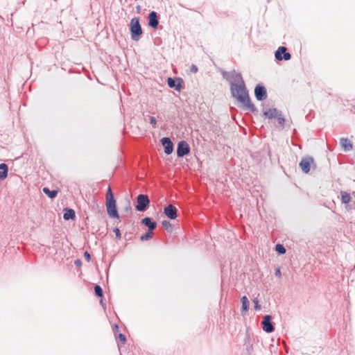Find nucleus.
<instances>
[{"mask_svg":"<svg viewBox=\"0 0 355 355\" xmlns=\"http://www.w3.org/2000/svg\"><path fill=\"white\" fill-rule=\"evenodd\" d=\"M271 320L272 317L270 315H266L263 317V320L261 322L263 330L266 333H271L274 331Z\"/></svg>","mask_w":355,"mask_h":355,"instance_id":"0eeeda50","label":"nucleus"},{"mask_svg":"<svg viewBox=\"0 0 355 355\" xmlns=\"http://www.w3.org/2000/svg\"><path fill=\"white\" fill-rule=\"evenodd\" d=\"M182 80L180 78L174 79L173 78H168L167 83L169 87L175 88L177 91H180L182 89L181 85Z\"/></svg>","mask_w":355,"mask_h":355,"instance_id":"f8f14e48","label":"nucleus"},{"mask_svg":"<svg viewBox=\"0 0 355 355\" xmlns=\"http://www.w3.org/2000/svg\"><path fill=\"white\" fill-rule=\"evenodd\" d=\"M8 169L0 171V180H4L7 178Z\"/></svg>","mask_w":355,"mask_h":355,"instance_id":"a878e982","label":"nucleus"},{"mask_svg":"<svg viewBox=\"0 0 355 355\" xmlns=\"http://www.w3.org/2000/svg\"><path fill=\"white\" fill-rule=\"evenodd\" d=\"M84 257L85 258V259L87 261H89L90 259H91V257H90V254H89V252H85L84 253Z\"/></svg>","mask_w":355,"mask_h":355,"instance_id":"f704fd0d","label":"nucleus"},{"mask_svg":"<svg viewBox=\"0 0 355 355\" xmlns=\"http://www.w3.org/2000/svg\"><path fill=\"white\" fill-rule=\"evenodd\" d=\"M137 205H136V209L139 211H146L149 205H150V200L148 198V196L147 195L144 194H139L137 197Z\"/></svg>","mask_w":355,"mask_h":355,"instance_id":"7ed1b4c3","label":"nucleus"},{"mask_svg":"<svg viewBox=\"0 0 355 355\" xmlns=\"http://www.w3.org/2000/svg\"><path fill=\"white\" fill-rule=\"evenodd\" d=\"M230 89L232 96L242 104L244 110L252 112L256 111V107L250 101L245 84H231Z\"/></svg>","mask_w":355,"mask_h":355,"instance_id":"f257e3e1","label":"nucleus"},{"mask_svg":"<svg viewBox=\"0 0 355 355\" xmlns=\"http://www.w3.org/2000/svg\"><path fill=\"white\" fill-rule=\"evenodd\" d=\"M114 232L115 233V235H116V237L118 239H121V232H120V230L119 228L116 227L114 229Z\"/></svg>","mask_w":355,"mask_h":355,"instance_id":"c85d7f7f","label":"nucleus"},{"mask_svg":"<svg viewBox=\"0 0 355 355\" xmlns=\"http://www.w3.org/2000/svg\"><path fill=\"white\" fill-rule=\"evenodd\" d=\"M340 143L342 148L345 151H349L353 148L352 142L347 138H341L340 140Z\"/></svg>","mask_w":355,"mask_h":355,"instance_id":"dca6fc26","label":"nucleus"},{"mask_svg":"<svg viewBox=\"0 0 355 355\" xmlns=\"http://www.w3.org/2000/svg\"><path fill=\"white\" fill-rule=\"evenodd\" d=\"M153 232L152 231H150L148 230V232H147L146 234H143L141 237H140V239L141 241H148L150 240V239H152L153 237Z\"/></svg>","mask_w":355,"mask_h":355,"instance_id":"5701e85b","label":"nucleus"},{"mask_svg":"<svg viewBox=\"0 0 355 355\" xmlns=\"http://www.w3.org/2000/svg\"><path fill=\"white\" fill-rule=\"evenodd\" d=\"M131 37L135 41H138L142 33V29L139 24V18H133L130 21Z\"/></svg>","mask_w":355,"mask_h":355,"instance_id":"f03ea898","label":"nucleus"},{"mask_svg":"<svg viewBox=\"0 0 355 355\" xmlns=\"http://www.w3.org/2000/svg\"><path fill=\"white\" fill-rule=\"evenodd\" d=\"M149 120H150V123L152 125H155L157 124V120L154 116H150Z\"/></svg>","mask_w":355,"mask_h":355,"instance_id":"473e14b6","label":"nucleus"},{"mask_svg":"<svg viewBox=\"0 0 355 355\" xmlns=\"http://www.w3.org/2000/svg\"><path fill=\"white\" fill-rule=\"evenodd\" d=\"M94 293L96 296L103 297V289L99 285H96L94 286Z\"/></svg>","mask_w":355,"mask_h":355,"instance_id":"b1692460","label":"nucleus"},{"mask_svg":"<svg viewBox=\"0 0 355 355\" xmlns=\"http://www.w3.org/2000/svg\"><path fill=\"white\" fill-rule=\"evenodd\" d=\"M161 143L164 147V153L167 155H170L173 150V144L170 138L164 137L161 139Z\"/></svg>","mask_w":355,"mask_h":355,"instance_id":"9d476101","label":"nucleus"},{"mask_svg":"<svg viewBox=\"0 0 355 355\" xmlns=\"http://www.w3.org/2000/svg\"><path fill=\"white\" fill-rule=\"evenodd\" d=\"M106 202L115 201L114 194L112 193V189L110 187L107 188L106 196H105Z\"/></svg>","mask_w":355,"mask_h":355,"instance_id":"412c9836","label":"nucleus"},{"mask_svg":"<svg viewBox=\"0 0 355 355\" xmlns=\"http://www.w3.org/2000/svg\"><path fill=\"white\" fill-rule=\"evenodd\" d=\"M241 302H242V311L246 312L249 309V301L246 296H243L241 298Z\"/></svg>","mask_w":355,"mask_h":355,"instance_id":"4be33fe9","label":"nucleus"},{"mask_svg":"<svg viewBox=\"0 0 355 355\" xmlns=\"http://www.w3.org/2000/svg\"><path fill=\"white\" fill-rule=\"evenodd\" d=\"M254 95L258 101H263L266 98L267 93L265 87L258 85L254 89Z\"/></svg>","mask_w":355,"mask_h":355,"instance_id":"1a4fd4ad","label":"nucleus"},{"mask_svg":"<svg viewBox=\"0 0 355 355\" xmlns=\"http://www.w3.org/2000/svg\"><path fill=\"white\" fill-rule=\"evenodd\" d=\"M275 275H276V276H278V277H280V275H281V272H280V270H279V269L276 270V272H275Z\"/></svg>","mask_w":355,"mask_h":355,"instance_id":"4c0bfd02","label":"nucleus"},{"mask_svg":"<svg viewBox=\"0 0 355 355\" xmlns=\"http://www.w3.org/2000/svg\"><path fill=\"white\" fill-rule=\"evenodd\" d=\"M118 338L122 343H125L126 338H125V336L123 334H119Z\"/></svg>","mask_w":355,"mask_h":355,"instance_id":"2f4dec72","label":"nucleus"},{"mask_svg":"<svg viewBox=\"0 0 355 355\" xmlns=\"http://www.w3.org/2000/svg\"><path fill=\"white\" fill-rule=\"evenodd\" d=\"M286 47L280 46L275 51V56L277 60H289L291 58V55L289 53L286 52Z\"/></svg>","mask_w":355,"mask_h":355,"instance_id":"39448f33","label":"nucleus"},{"mask_svg":"<svg viewBox=\"0 0 355 355\" xmlns=\"http://www.w3.org/2000/svg\"><path fill=\"white\" fill-rule=\"evenodd\" d=\"M275 250L280 254H283L286 252V249L282 244H277L275 246Z\"/></svg>","mask_w":355,"mask_h":355,"instance_id":"393cba45","label":"nucleus"},{"mask_svg":"<svg viewBox=\"0 0 355 355\" xmlns=\"http://www.w3.org/2000/svg\"><path fill=\"white\" fill-rule=\"evenodd\" d=\"M141 223L142 224L148 227V230L150 231H153L157 227V223L155 222H153L151 220V218L148 217L143 218Z\"/></svg>","mask_w":355,"mask_h":355,"instance_id":"2eb2a0df","label":"nucleus"},{"mask_svg":"<svg viewBox=\"0 0 355 355\" xmlns=\"http://www.w3.org/2000/svg\"><path fill=\"white\" fill-rule=\"evenodd\" d=\"M223 77L228 81H231V72L223 71Z\"/></svg>","mask_w":355,"mask_h":355,"instance_id":"cd10ccee","label":"nucleus"},{"mask_svg":"<svg viewBox=\"0 0 355 355\" xmlns=\"http://www.w3.org/2000/svg\"><path fill=\"white\" fill-rule=\"evenodd\" d=\"M191 71L193 73H196L198 71V67L196 65L192 64L191 67Z\"/></svg>","mask_w":355,"mask_h":355,"instance_id":"c9c22d12","label":"nucleus"},{"mask_svg":"<svg viewBox=\"0 0 355 355\" xmlns=\"http://www.w3.org/2000/svg\"><path fill=\"white\" fill-rule=\"evenodd\" d=\"M164 213L170 219H175L177 217V209L172 205L166 206Z\"/></svg>","mask_w":355,"mask_h":355,"instance_id":"9b49d317","label":"nucleus"},{"mask_svg":"<svg viewBox=\"0 0 355 355\" xmlns=\"http://www.w3.org/2000/svg\"><path fill=\"white\" fill-rule=\"evenodd\" d=\"M76 217V214L73 209H65L64 213L63 215V218L65 220H68L69 219H73Z\"/></svg>","mask_w":355,"mask_h":355,"instance_id":"f3484780","label":"nucleus"},{"mask_svg":"<svg viewBox=\"0 0 355 355\" xmlns=\"http://www.w3.org/2000/svg\"><path fill=\"white\" fill-rule=\"evenodd\" d=\"M340 196H341V201L343 203L347 204L350 202L351 196L348 193H347L345 191H341Z\"/></svg>","mask_w":355,"mask_h":355,"instance_id":"aec40b11","label":"nucleus"},{"mask_svg":"<svg viewBox=\"0 0 355 355\" xmlns=\"http://www.w3.org/2000/svg\"><path fill=\"white\" fill-rule=\"evenodd\" d=\"M148 25L154 28H156L159 24L158 17L156 12L153 11L148 15Z\"/></svg>","mask_w":355,"mask_h":355,"instance_id":"ddd939ff","label":"nucleus"},{"mask_svg":"<svg viewBox=\"0 0 355 355\" xmlns=\"http://www.w3.org/2000/svg\"><path fill=\"white\" fill-rule=\"evenodd\" d=\"M0 169L2 171L6 170V169H8V166L7 164H6L4 163H1V164H0Z\"/></svg>","mask_w":355,"mask_h":355,"instance_id":"72a5a7b5","label":"nucleus"},{"mask_svg":"<svg viewBox=\"0 0 355 355\" xmlns=\"http://www.w3.org/2000/svg\"><path fill=\"white\" fill-rule=\"evenodd\" d=\"M74 264L76 266H80L81 264H82V262L80 259H76L74 261Z\"/></svg>","mask_w":355,"mask_h":355,"instance_id":"e433bc0d","label":"nucleus"},{"mask_svg":"<svg viewBox=\"0 0 355 355\" xmlns=\"http://www.w3.org/2000/svg\"><path fill=\"white\" fill-rule=\"evenodd\" d=\"M128 209H131V207L130 206L126 208V210H128Z\"/></svg>","mask_w":355,"mask_h":355,"instance_id":"ea45409f","label":"nucleus"},{"mask_svg":"<svg viewBox=\"0 0 355 355\" xmlns=\"http://www.w3.org/2000/svg\"><path fill=\"white\" fill-rule=\"evenodd\" d=\"M354 198H355V194H354ZM351 208L355 209V200L353 202V204L350 205Z\"/></svg>","mask_w":355,"mask_h":355,"instance_id":"58836bf2","label":"nucleus"},{"mask_svg":"<svg viewBox=\"0 0 355 355\" xmlns=\"http://www.w3.org/2000/svg\"><path fill=\"white\" fill-rule=\"evenodd\" d=\"M276 117L277 118L279 123L280 125H283V124L285 121V119L282 116L281 113L279 112Z\"/></svg>","mask_w":355,"mask_h":355,"instance_id":"bb28decb","label":"nucleus"},{"mask_svg":"<svg viewBox=\"0 0 355 355\" xmlns=\"http://www.w3.org/2000/svg\"><path fill=\"white\" fill-rule=\"evenodd\" d=\"M313 163V159L311 157H306L302 159L300 162V167L302 171L306 173H309L310 171L311 164Z\"/></svg>","mask_w":355,"mask_h":355,"instance_id":"6e6552de","label":"nucleus"},{"mask_svg":"<svg viewBox=\"0 0 355 355\" xmlns=\"http://www.w3.org/2000/svg\"><path fill=\"white\" fill-rule=\"evenodd\" d=\"M107 214L112 218H119V216L116 209V200L105 202Z\"/></svg>","mask_w":355,"mask_h":355,"instance_id":"20e7f679","label":"nucleus"},{"mask_svg":"<svg viewBox=\"0 0 355 355\" xmlns=\"http://www.w3.org/2000/svg\"><path fill=\"white\" fill-rule=\"evenodd\" d=\"M279 113V112L277 109L272 108L264 112L263 114L269 119H272L276 117Z\"/></svg>","mask_w":355,"mask_h":355,"instance_id":"a211bd4d","label":"nucleus"},{"mask_svg":"<svg viewBox=\"0 0 355 355\" xmlns=\"http://www.w3.org/2000/svg\"><path fill=\"white\" fill-rule=\"evenodd\" d=\"M253 302L254 304V309L256 310H260L261 309V306L259 304V300L257 298H255V299L253 300Z\"/></svg>","mask_w":355,"mask_h":355,"instance_id":"c756f323","label":"nucleus"},{"mask_svg":"<svg viewBox=\"0 0 355 355\" xmlns=\"http://www.w3.org/2000/svg\"><path fill=\"white\" fill-rule=\"evenodd\" d=\"M190 152V147L185 141H181L178 144L177 155L179 157H182Z\"/></svg>","mask_w":355,"mask_h":355,"instance_id":"423d86ee","label":"nucleus"},{"mask_svg":"<svg viewBox=\"0 0 355 355\" xmlns=\"http://www.w3.org/2000/svg\"><path fill=\"white\" fill-rule=\"evenodd\" d=\"M162 225H163V227H164L166 230H167L168 228H169V227H171L170 222H169V221H168V220H164V221L162 222Z\"/></svg>","mask_w":355,"mask_h":355,"instance_id":"7c9ffc66","label":"nucleus"},{"mask_svg":"<svg viewBox=\"0 0 355 355\" xmlns=\"http://www.w3.org/2000/svg\"><path fill=\"white\" fill-rule=\"evenodd\" d=\"M231 84H245L242 76L240 73H236L235 71L231 72Z\"/></svg>","mask_w":355,"mask_h":355,"instance_id":"4468645a","label":"nucleus"},{"mask_svg":"<svg viewBox=\"0 0 355 355\" xmlns=\"http://www.w3.org/2000/svg\"><path fill=\"white\" fill-rule=\"evenodd\" d=\"M43 192L46 194L50 198L53 199L56 197L58 194V191L56 190H52L51 191L47 187H44L42 189Z\"/></svg>","mask_w":355,"mask_h":355,"instance_id":"6ab92c4d","label":"nucleus"}]
</instances>
